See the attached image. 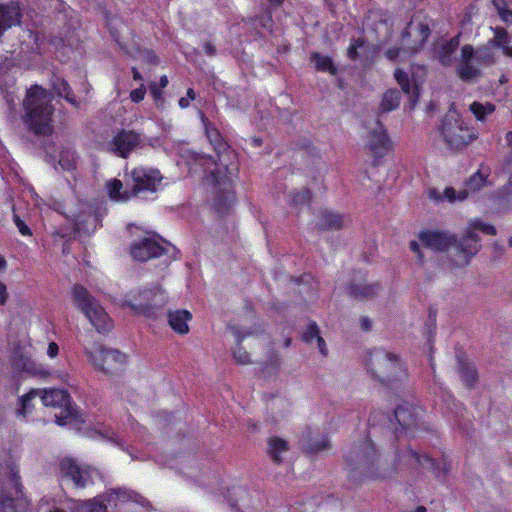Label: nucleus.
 Masks as SVG:
<instances>
[{"instance_id":"obj_49","label":"nucleus","mask_w":512,"mask_h":512,"mask_svg":"<svg viewBox=\"0 0 512 512\" xmlns=\"http://www.w3.org/2000/svg\"><path fill=\"white\" fill-rule=\"evenodd\" d=\"M201 120L205 126V131H206L207 137L210 139V141H216L219 137L218 132L215 129L208 127V125L206 124L207 119L205 118V116L203 114H201Z\"/></svg>"},{"instance_id":"obj_59","label":"nucleus","mask_w":512,"mask_h":512,"mask_svg":"<svg viewBox=\"0 0 512 512\" xmlns=\"http://www.w3.org/2000/svg\"><path fill=\"white\" fill-rule=\"evenodd\" d=\"M132 72L134 80H142V76L136 68H133Z\"/></svg>"},{"instance_id":"obj_62","label":"nucleus","mask_w":512,"mask_h":512,"mask_svg":"<svg viewBox=\"0 0 512 512\" xmlns=\"http://www.w3.org/2000/svg\"><path fill=\"white\" fill-rule=\"evenodd\" d=\"M49 512H66L64 508L61 507H53L49 510Z\"/></svg>"},{"instance_id":"obj_43","label":"nucleus","mask_w":512,"mask_h":512,"mask_svg":"<svg viewBox=\"0 0 512 512\" xmlns=\"http://www.w3.org/2000/svg\"><path fill=\"white\" fill-rule=\"evenodd\" d=\"M195 97H196V95H195L194 90L192 88H189L186 92V96H183L179 99V106L182 109L189 107L191 101H193L195 99Z\"/></svg>"},{"instance_id":"obj_40","label":"nucleus","mask_w":512,"mask_h":512,"mask_svg":"<svg viewBox=\"0 0 512 512\" xmlns=\"http://www.w3.org/2000/svg\"><path fill=\"white\" fill-rule=\"evenodd\" d=\"M460 372H461L463 379L467 382L468 385H471L476 380V370H475L474 365H472V364L462 365Z\"/></svg>"},{"instance_id":"obj_22","label":"nucleus","mask_w":512,"mask_h":512,"mask_svg":"<svg viewBox=\"0 0 512 512\" xmlns=\"http://www.w3.org/2000/svg\"><path fill=\"white\" fill-rule=\"evenodd\" d=\"M140 143V137L133 131H121L109 143V150L121 157L127 155Z\"/></svg>"},{"instance_id":"obj_51","label":"nucleus","mask_w":512,"mask_h":512,"mask_svg":"<svg viewBox=\"0 0 512 512\" xmlns=\"http://www.w3.org/2000/svg\"><path fill=\"white\" fill-rule=\"evenodd\" d=\"M9 298V293L7 290V286L0 281V305L3 306L7 303Z\"/></svg>"},{"instance_id":"obj_24","label":"nucleus","mask_w":512,"mask_h":512,"mask_svg":"<svg viewBox=\"0 0 512 512\" xmlns=\"http://www.w3.org/2000/svg\"><path fill=\"white\" fill-rule=\"evenodd\" d=\"M13 365L24 372H27L32 375H44V368L41 365H38L31 358V354L29 351H15L13 354Z\"/></svg>"},{"instance_id":"obj_9","label":"nucleus","mask_w":512,"mask_h":512,"mask_svg":"<svg viewBox=\"0 0 512 512\" xmlns=\"http://www.w3.org/2000/svg\"><path fill=\"white\" fill-rule=\"evenodd\" d=\"M84 353L94 369L109 375L122 371L128 362L126 354L100 344L85 346Z\"/></svg>"},{"instance_id":"obj_38","label":"nucleus","mask_w":512,"mask_h":512,"mask_svg":"<svg viewBox=\"0 0 512 512\" xmlns=\"http://www.w3.org/2000/svg\"><path fill=\"white\" fill-rule=\"evenodd\" d=\"M501 19L512 24V0H492Z\"/></svg>"},{"instance_id":"obj_11","label":"nucleus","mask_w":512,"mask_h":512,"mask_svg":"<svg viewBox=\"0 0 512 512\" xmlns=\"http://www.w3.org/2000/svg\"><path fill=\"white\" fill-rule=\"evenodd\" d=\"M40 400L46 407L59 408L61 412L55 414V421L58 425H74L85 423L82 415L74 411L70 404V397L65 390L62 389H45L41 390Z\"/></svg>"},{"instance_id":"obj_50","label":"nucleus","mask_w":512,"mask_h":512,"mask_svg":"<svg viewBox=\"0 0 512 512\" xmlns=\"http://www.w3.org/2000/svg\"><path fill=\"white\" fill-rule=\"evenodd\" d=\"M374 287L373 286H365L363 289L358 290L356 287L352 288V293L355 296H362V297H368L371 296L374 293Z\"/></svg>"},{"instance_id":"obj_6","label":"nucleus","mask_w":512,"mask_h":512,"mask_svg":"<svg viewBox=\"0 0 512 512\" xmlns=\"http://www.w3.org/2000/svg\"><path fill=\"white\" fill-rule=\"evenodd\" d=\"M441 136L451 149L461 150L478 138V131L454 111L442 121Z\"/></svg>"},{"instance_id":"obj_18","label":"nucleus","mask_w":512,"mask_h":512,"mask_svg":"<svg viewBox=\"0 0 512 512\" xmlns=\"http://www.w3.org/2000/svg\"><path fill=\"white\" fill-rule=\"evenodd\" d=\"M67 217L71 222L72 229L71 231H63L61 233L63 237H70L76 233L90 235L96 230L99 222L98 217L92 213L90 208L82 209L78 212L71 210Z\"/></svg>"},{"instance_id":"obj_15","label":"nucleus","mask_w":512,"mask_h":512,"mask_svg":"<svg viewBox=\"0 0 512 512\" xmlns=\"http://www.w3.org/2000/svg\"><path fill=\"white\" fill-rule=\"evenodd\" d=\"M366 129V147L374 157L385 156L392 149V142L384 126L378 120H374L367 124Z\"/></svg>"},{"instance_id":"obj_54","label":"nucleus","mask_w":512,"mask_h":512,"mask_svg":"<svg viewBox=\"0 0 512 512\" xmlns=\"http://www.w3.org/2000/svg\"><path fill=\"white\" fill-rule=\"evenodd\" d=\"M332 220L329 222V226L338 228L341 225V219L338 216L332 215Z\"/></svg>"},{"instance_id":"obj_39","label":"nucleus","mask_w":512,"mask_h":512,"mask_svg":"<svg viewBox=\"0 0 512 512\" xmlns=\"http://www.w3.org/2000/svg\"><path fill=\"white\" fill-rule=\"evenodd\" d=\"M53 88L59 96L64 97L69 103L77 105L76 99L71 95L70 87L66 81L57 79L53 84Z\"/></svg>"},{"instance_id":"obj_47","label":"nucleus","mask_w":512,"mask_h":512,"mask_svg":"<svg viewBox=\"0 0 512 512\" xmlns=\"http://www.w3.org/2000/svg\"><path fill=\"white\" fill-rule=\"evenodd\" d=\"M24 197L27 199V201H31L34 206L39 207L41 206L39 196L36 194L33 188H29L25 194Z\"/></svg>"},{"instance_id":"obj_55","label":"nucleus","mask_w":512,"mask_h":512,"mask_svg":"<svg viewBox=\"0 0 512 512\" xmlns=\"http://www.w3.org/2000/svg\"><path fill=\"white\" fill-rule=\"evenodd\" d=\"M360 323L363 330H369L371 328V321L367 317L362 318Z\"/></svg>"},{"instance_id":"obj_5","label":"nucleus","mask_w":512,"mask_h":512,"mask_svg":"<svg viewBox=\"0 0 512 512\" xmlns=\"http://www.w3.org/2000/svg\"><path fill=\"white\" fill-rule=\"evenodd\" d=\"M346 462L351 473L359 472L369 478H385L390 475L382 468L374 445L370 440H366L353 448L347 454Z\"/></svg>"},{"instance_id":"obj_8","label":"nucleus","mask_w":512,"mask_h":512,"mask_svg":"<svg viewBox=\"0 0 512 512\" xmlns=\"http://www.w3.org/2000/svg\"><path fill=\"white\" fill-rule=\"evenodd\" d=\"M370 372L383 383H394L407 378V369L401 359L393 353L375 350L368 361Z\"/></svg>"},{"instance_id":"obj_30","label":"nucleus","mask_w":512,"mask_h":512,"mask_svg":"<svg viewBox=\"0 0 512 512\" xmlns=\"http://www.w3.org/2000/svg\"><path fill=\"white\" fill-rule=\"evenodd\" d=\"M495 110L496 106L491 102L474 101L469 105V111L477 121L482 123H484L487 118L495 112Z\"/></svg>"},{"instance_id":"obj_20","label":"nucleus","mask_w":512,"mask_h":512,"mask_svg":"<svg viewBox=\"0 0 512 512\" xmlns=\"http://www.w3.org/2000/svg\"><path fill=\"white\" fill-rule=\"evenodd\" d=\"M162 253V247L149 234L135 241L130 248V254L137 261H147L158 257Z\"/></svg>"},{"instance_id":"obj_28","label":"nucleus","mask_w":512,"mask_h":512,"mask_svg":"<svg viewBox=\"0 0 512 512\" xmlns=\"http://www.w3.org/2000/svg\"><path fill=\"white\" fill-rule=\"evenodd\" d=\"M492 31V45L495 46L496 50H501L505 56L512 58V42L508 32L505 29L498 27L492 29Z\"/></svg>"},{"instance_id":"obj_35","label":"nucleus","mask_w":512,"mask_h":512,"mask_svg":"<svg viewBox=\"0 0 512 512\" xmlns=\"http://www.w3.org/2000/svg\"><path fill=\"white\" fill-rule=\"evenodd\" d=\"M395 418L403 429H409L415 423L414 414L406 406H399L395 410Z\"/></svg>"},{"instance_id":"obj_23","label":"nucleus","mask_w":512,"mask_h":512,"mask_svg":"<svg viewBox=\"0 0 512 512\" xmlns=\"http://www.w3.org/2000/svg\"><path fill=\"white\" fill-rule=\"evenodd\" d=\"M459 47L458 37L449 40L440 39L434 44L433 54L443 66H450L454 60V53Z\"/></svg>"},{"instance_id":"obj_2","label":"nucleus","mask_w":512,"mask_h":512,"mask_svg":"<svg viewBox=\"0 0 512 512\" xmlns=\"http://www.w3.org/2000/svg\"><path fill=\"white\" fill-rule=\"evenodd\" d=\"M184 163L189 167L190 172H197V166L203 168L204 172L210 171L211 180L215 184L214 206L222 213L230 208L235 201L233 192L234 179L237 176L238 166L236 163L229 165L220 158V163H214L210 157L187 151L181 154Z\"/></svg>"},{"instance_id":"obj_53","label":"nucleus","mask_w":512,"mask_h":512,"mask_svg":"<svg viewBox=\"0 0 512 512\" xmlns=\"http://www.w3.org/2000/svg\"><path fill=\"white\" fill-rule=\"evenodd\" d=\"M58 352H59L58 345L56 343H54V342H51L49 344V346H48V349H47L48 356L51 357V358H54V357L57 356Z\"/></svg>"},{"instance_id":"obj_3","label":"nucleus","mask_w":512,"mask_h":512,"mask_svg":"<svg viewBox=\"0 0 512 512\" xmlns=\"http://www.w3.org/2000/svg\"><path fill=\"white\" fill-rule=\"evenodd\" d=\"M52 96L45 89L33 86L27 91L24 100L25 122L36 134H49L52 132Z\"/></svg>"},{"instance_id":"obj_56","label":"nucleus","mask_w":512,"mask_h":512,"mask_svg":"<svg viewBox=\"0 0 512 512\" xmlns=\"http://www.w3.org/2000/svg\"><path fill=\"white\" fill-rule=\"evenodd\" d=\"M326 445H327L326 441H322L321 443H318L315 446L308 447V449L311 451H320V450L324 449L326 447Z\"/></svg>"},{"instance_id":"obj_32","label":"nucleus","mask_w":512,"mask_h":512,"mask_svg":"<svg viewBox=\"0 0 512 512\" xmlns=\"http://www.w3.org/2000/svg\"><path fill=\"white\" fill-rule=\"evenodd\" d=\"M303 340L307 343L316 342L319 351L325 355L326 354V345L324 339L319 334V329L315 323H311L307 326L305 332L303 333Z\"/></svg>"},{"instance_id":"obj_4","label":"nucleus","mask_w":512,"mask_h":512,"mask_svg":"<svg viewBox=\"0 0 512 512\" xmlns=\"http://www.w3.org/2000/svg\"><path fill=\"white\" fill-rule=\"evenodd\" d=\"M429 34L430 19L421 13L415 14L403 33L402 48L387 50V58L390 60H404L421 49Z\"/></svg>"},{"instance_id":"obj_63","label":"nucleus","mask_w":512,"mask_h":512,"mask_svg":"<svg viewBox=\"0 0 512 512\" xmlns=\"http://www.w3.org/2000/svg\"><path fill=\"white\" fill-rule=\"evenodd\" d=\"M59 164H60L63 168H65V169H69V168H70V165H69V164H68V165H65L64 160H63L62 158L59 160Z\"/></svg>"},{"instance_id":"obj_60","label":"nucleus","mask_w":512,"mask_h":512,"mask_svg":"<svg viewBox=\"0 0 512 512\" xmlns=\"http://www.w3.org/2000/svg\"><path fill=\"white\" fill-rule=\"evenodd\" d=\"M272 7L279 6L283 0H266Z\"/></svg>"},{"instance_id":"obj_12","label":"nucleus","mask_w":512,"mask_h":512,"mask_svg":"<svg viewBox=\"0 0 512 512\" xmlns=\"http://www.w3.org/2000/svg\"><path fill=\"white\" fill-rule=\"evenodd\" d=\"M138 495L128 492L124 489L112 490L104 497L97 496L91 500L75 501L69 500L64 504V508L70 512H107V505L125 503L128 500L138 502Z\"/></svg>"},{"instance_id":"obj_61","label":"nucleus","mask_w":512,"mask_h":512,"mask_svg":"<svg viewBox=\"0 0 512 512\" xmlns=\"http://www.w3.org/2000/svg\"><path fill=\"white\" fill-rule=\"evenodd\" d=\"M506 142L509 146H512V131H509L505 136Z\"/></svg>"},{"instance_id":"obj_52","label":"nucleus","mask_w":512,"mask_h":512,"mask_svg":"<svg viewBox=\"0 0 512 512\" xmlns=\"http://www.w3.org/2000/svg\"><path fill=\"white\" fill-rule=\"evenodd\" d=\"M409 247H410L411 251L416 254L419 261H422L423 254L420 249V243L416 240H412V241H410Z\"/></svg>"},{"instance_id":"obj_45","label":"nucleus","mask_w":512,"mask_h":512,"mask_svg":"<svg viewBox=\"0 0 512 512\" xmlns=\"http://www.w3.org/2000/svg\"><path fill=\"white\" fill-rule=\"evenodd\" d=\"M164 88H161V87H158L157 84L155 83H152L150 85V93L152 95V97L154 98V100L156 101V104L158 106L162 105L163 103V98H162V90Z\"/></svg>"},{"instance_id":"obj_26","label":"nucleus","mask_w":512,"mask_h":512,"mask_svg":"<svg viewBox=\"0 0 512 512\" xmlns=\"http://www.w3.org/2000/svg\"><path fill=\"white\" fill-rule=\"evenodd\" d=\"M192 319V315L187 310L171 311L168 314L170 327L179 334H187L189 332L188 321Z\"/></svg>"},{"instance_id":"obj_10","label":"nucleus","mask_w":512,"mask_h":512,"mask_svg":"<svg viewBox=\"0 0 512 512\" xmlns=\"http://www.w3.org/2000/svg\"><path fill=\"white\" fill-rule=\"evenodd\" d=\"M74 304L84 313L98 332H107L112 328V321L103 307L81 285L73 288Z\"/></svg>"},{"instance_id":"obj_13","label":"nucleus","mask_w":512,"mask_h":512,"mask_svg":"<svg viewBox=\"0 0 512 512\" xmlns=\"http://www.w3.org/2000/svg\"><path fill=\"white\" fill-rule=\"evenodd\" d=\"M489 176V168L488 167H480L478 171L473 174L466 186V189L455 190L452 187H446L443 192H439L436 190H432L429 193V197L437 202L446 200L449 203L454 202H462L468 198L469 191L475 192L477 190L482 189L485 186L491 185L492 182L488 180Z\"/></svg>"},{"instance_id":"obj_7","label":"nucleus","mask_w":512,"mask_h":512,"mask_svg":"<svg viewBox=\"0 0 512 512\" xmlns=\"http://www.w3.org/2000/svg\"><path fill=\"white\" fill-rule=\"evenodd\" d=\"M168 302L166 292L155 285L149 288H139L128 293L124 305L135 314L154 317Z\"/></svg>"},{"instance_id":"obj_37","label":"nucleus","mask_w":512,"mask_h":512,"mask_svg":"<svg viewBox=\"0 0 512 512\" xmlns=\"http://www.w3.org/2000/svg\"><path fill=\"white\" fill-rule=\"evenodd\" d=\"M40 394V389H32L27 394L21 397V408L19 409V413L23 417H26L30 413V408L33 406L32 402L37 398H40Z\"/></svg>"},{"instance_id":"obj_29","label":"nucleus","mask_w":512,"mask_h":512,"mask_svg":"<svg viewBox=\"0 0 512 512\" xmlns=\"http://www.w3.org/2000/svg\"><path fill=\"white\" fill-rule=\"evenodd\" d=\"M289 451V444L286 440L272 436L268 439V453L275 462H280Z\"/></svg>"},{"instance_id":"obj_48","label":"nucleus","mask_w":512,"mask_h":512,"mask_svg":"<svg viewBox=\"0 0 512 512\" xmlns=\"http://www.w3.org/2000/svg\"><path fill=\"white\" fill-rule=\"evenodd\" d=\"M364 45V41L361 40V39H358L356 40L354 43H352L348 50H347V53H348V56L351 58V59H355L357 57V49L362 47Z\"/></svg>"},{"instance_id":"obj_1","label":"nucleus","mask_w":512,"mask_h":512,"mask_svg":"<svg viewBox=\"0 0 512 512\" xmlns=\"http://www.w3.org/2000/svg\"><path fill=\"white\" fill-rule=\"evenodd\" d=\"M477 230L487 235L496 234L494 226L475 218L469 221L465 237L460 242L456 240L454 235L448 232L429 230L420 232L418 239L423 246L435 251L451 249L453 255L452 265L454 267H463L469 263L470 259L479 249Z\"/></svg>"},{"instance_id":"obj_41","label":"nucleus","mask_w":512,"mask_h":512,"mask_svg":"<svg viewBox=\"0 0 512 512\" xmlns=\"http://www.w3.org/2000/svg\"><path fill=\"white\" fill-rule=\"evenodd\" d=\"M310 199V192L307 189H302L301 191L291 195V204L298 206L304 205L308 203Z\"/></svg>"},{"instance_id":"obj_31","label":"nucleus","mask_w":512,"mask_h":512,"mask_svg":"<svg viewBox=\"0 0 512 512\" xmlns=\"http://www.w3.org/2000/svg\"><path fill=\"white\" fill-rule=\"evenodd\" d=\"M107 192L111 200L116 202H124L130 199L132 192L122 191L123 185L120 180L112 179L106 184Z\"/></svg>"},{"instance_id":"obj_57","label":"nucleus","mask_w":512,"mask_h":512,"mask_svg":"<svg viewBox=\"0 0 512 512\" xmlns=\"http://www.w3.org/2000/svg\"><path fill=\"white\" fill-rule=\"evenodd\" d=\"M204 51H205V53H206V54H208V55H213V54H214V52H215V49H214V47H213V45H212V44H210V43H206V44L204 45Z\"/></svg>"},{"instance_id":"obj_64","label":"nucleus","mask_w":512,"mask_h":512,"mask_svg":"<svg viewBox=\"0 0 512 512\" xmlns=\"http://www.w3.org/2000/svg\"><path fill=\"white\" fill-rule=\"evenodd\" d=\"M414 512H426V508H425V507H423V506H419V507H417V508L415 509V511H414Z\"/></svg>"},{"instance_id":"obj_34","label":"nucleus","mask_w":512,"mask_h":512,"mask_svg":"<svg viewBox=\"0 0 512 512\" xmlns=\"http://www.w3.org/2000/svg\"><path fill=\"white\" fill-rule=\"evenodd\" d=\"M85 434L90 438L106 439L107 441L116 444L121 449H126L124 443L118 437H116L113 431L107 428H103L101 430H88L85 432Z\"/></svg>"},{"instance_id":"obj_36","label":"nucleus","mask_w":512,"mask_h":512,"mask_svg":"<svg viewBox=\"0 0 512 512\" xmlns=\"http://www.w3.org/2000/svg\"><path fill=\"white\" fill-rule=\"evenodd\" d=\"M400 104V93L396 89L388 90L382 98L381 109L385 112L395 110Z\"/></svg>"},{"instance_id":"obj_27","label":"nucleus","mask_w":512,"mask_h":512,"mask_svg":"<svg viewBox=\"0 0 512 512\" xmlns=\"http://www.w3.org/2000/svg\"><path fill=\"white\" fill-rule=\"evenodd\" d=\"M404 461L406 464L411 466L419 465L424 469L432 470L436 472L437 476H440V472H437L440 469V464L436 463L432 458L427 455H419L418 453L408 450L404 455Z\"/></svg>"},{"instance_id":"obj_58","label":"nucleus","mask_w":512,"mask_h":512,"mask_svg":"<svg viewBox=\"0 0 512 512\" xmlns=\"http://www.w3.org/2000/svg\"><path fill=\"white\" fill-rule=\"evenodd\" d=\"M168 85V78L167 76H162L159 81V87L165 88Z\"/></svg>"},{"instance_id":"obj_44","label":"nucleus","mask_w":512,"mask_h":512,"mask_svg":"<svg viewBox=\"0 0 512 512\" xmlns=\"http://www.w3.org/2000/svg\"><path fill=\"white\" fill-rule=\"evenodd\" d=\"M14 223L16 225V227L18 228L19 232L23 235V236H30L32 233H31V230L30 228L24 223V221L18 216V215H14Z\"/></svg>"},{"instance_id":"obj_21","label":"nucleus","mask_w":512,"mask_h":512,"mask_svg":"<svg viewBox=\"0 0 512 512\" xmlns=\"http://www.w3.org/2000/svg\"><path fill=\"white\" fill-rule=\"evenodd\" d=\"M480 67L473 57V47L465 45L461 50L460 64L457 67V75L463 81H475L480 76Z\"/></svg>"},{"instance_id":"obj_46","label":"nucleus","mask_w":512,"mask_h":512,"mask_svg":"<svg viewBox=\"0 0 512 512\" xmlns=\"http://www.w3.org/2000/svg\"><path fill=\"white\" fill-rule=\"evenodd\" d=\"M234 358L236 361L240 364H246L249 362V355L248 353L243 350L242 348L238 347L233 352Z\"/></svg>"},{"instance_id":"obj_14","label":"nucleus","mask_w":512,"mask_h":512,"mask_svg":"<svg viewBox=\"0 0 512 512\" xmlns=\"http://www.w3.org/2000/svg\"><path fill=\"white\" fill-rule=\"evenodd\" d=\"M60 475L77 488H86L94 483L99 472L96 468L74 458H64L60 462Z\"/></svg>"},{"instance_id":"obj_25","label":"nucleus","mask_w":512,"mask_h":512,"mask_svg":"<svg viewBox=\"0 0 512 512\" xmlns=\"http://www.w3.org/2000/svg\"><path fill=\"white\" fill-rule=\"evenodd\" d=\"M473 57L475 62L481 66H490L497 62L498 54L494 45L489 41L477 49L473 48Z\"/></svg>"},{"instance_id":"obj_33","label":"nucleus","mask_w":512,"mask_h":512,"mask_svg":"<svg viewBox=\"0 0 512 512\" xmlns=\"http://www.w3.org/2000/svg\"><path fill=\"white\" fill-rule=\"evenodd\" d=\"M311 62L318 71L328 72L332 75L336 74V67L334 66L330 57L320 53H313L311 55Z\"/></svg>"},{"instance_id":"obj_16","label":"nucleus","mask_w":512,"mask_h":512,"mask_svg":"<svg viewBox=\"0 0 512 512\" xmlns=\"http://www.w3.org/2000/svg\"><path fill=\"white\" fill-rule=\"evenodd\" d=\"M426 75L423 67H417L411 77L401 69H396L394 76L402 91L409 97L410 108L413 109L418 102L419 87Z\"/></svg>"},{"instance_id":"obj_42","label":"nucleus","mask_w":512,"mask_h":512,"mask_svg":"<svg viewBox=\"0 0 512 512\" xmlns=\"http://www.w3.org/2000/svg\"><path fill=\"white\" fill-rule=\"evenodd\" d=\"M146 94V88L144 84H141L139 88H136L130 92V99L138 103L144 99V96Z\"/></svg>"},{"instance_id":"obj_19","label":"nucleus","mask_w":512,"mask_h":512,"mask_svg":"<svg viewBox=\"0 0 512 512\" xmlns=\"http://www.w3.org/2000/svg\"><path fill=\"white\" fill-rule=\"evenodd\" d=\"M10 483L14 490V497H12L11 493L2 490L0 512H24L28 507V500L20 491L18 477L13 475L10 479Z\"/></svg>"},{"instance_id":"obj_17","label":"nucleus","mask_w":512,"mask_h":512,"mask_svg":"<svg viewBox=\"0 0 512 512\" xmlns=\"http://www.w3.org/2000/svg\"><path fill=\"white\" fill-rule=\"evenodd\" d=\"M131 177L133 181L132 194L137 195L141 192H156L161 185L162 176L156 169L137 167L132 170Z\"/></svg>"}]
</instances>
